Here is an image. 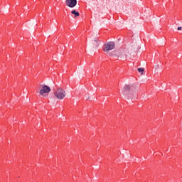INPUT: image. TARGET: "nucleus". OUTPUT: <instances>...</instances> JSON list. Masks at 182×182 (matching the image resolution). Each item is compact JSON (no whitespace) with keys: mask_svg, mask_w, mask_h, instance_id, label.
Masks as SVG:
<instances>
[{"mask_svg":"<svg viewBox=\"0 0 182 182\" xmlns=\"http://www.w3.org/2000/svg\"><path fill=\"white\" fill-rule=\"evenodd\" d=\"M54 95L57 99L63 100L66 96V92L64 89L58 87L57 90L54 92Z\"/></svg>","mask_w":182,"mask_h":182,"instance_id":"nucleus-1","label":"nucleus"},{"mask_svg":"<svg viewBox=\"0 0 182 182\" xmlns=\"http://www.w3.org/2000/svg\"><path fill=\"white\" fill-rule=\"evenodd\" d=\"M115 48V43L114 41H109L105 43L103 46V50L108 52Z\"/></svg>","mask_w":182,"mask_h":182,"instance_id":"nucleus-2","label":"nucleus"},{"mask_svg":"<svg viewBox=\"0 0 182 182\" xmlns=\"http://www.w3.org/2000/svg\"><path fill=\"white\" fill-rule=\"evenodd\" d=\"M111 56L115 58H120L123 59L124 58V50H117L114 53H113Z\"/></svg>","mask_w":182,"mask_h":182,"instance_id":"nucleus-3","label":"nucleus"},{"mask_svg":"<svg viewBox=\"0 0 182 182\" xmlns=\"http://www.w3.org/2000/svg\"><path fill=\"white\" fill-rule=\"evenodd\" d=\"M77 4V0H66L65 1V5L66 6L73 9L75 8Z\"/></svg>","mask_w":182,"mask_h":182,"instance_id":"nucleus-4","label":"nucleus"},{"mask_svg":"<svg viewBox=\"0 0 182 182\" xmlns=\"http://www.w3.org/2000/svg\"><path fill=\"white\" fill-rule=\"evenodd\" d=\"M51 89L48 85H43L42 88L40 90L39 93L41 95H43L44 94H47L50 92Z\"/></svg>","mask_w":182,"mask_h":182,"instance_id":"nucleus-5","label":"nucleus"},{"mask_svg":"<svg viewBox=\"0 0 182 182\" xmlns=\"http://www.w3.org/2000/svg\"><path fill=\"white\" fill-rule=\"evenodd\" d=\"M71 14L74 15L75 17H79L80 16L79 11H77L75 9L72 10Z\"/></svg>","mask_w":182,"mask_h":182,"instance_id":"nucleus-6","label":"nucleus"},{"mask_svg":"<svg viewBox=\"0 0 182 182\" xmlns=\"http://www.w3.org/2000/svg\"><path fill=\"white\" fill-rule=\"evenodd\" d=\"M94 41H95V43H96L95 44V48H98V46H99V42H98L97 39V38H95V39H94Z\"/></svg>","mask_w":182,"mask_h":182,"instance_id":"nucleus-7","label":"nucleus"},{"mask_svg":"<svg viewBox=\"0 0 182 182\" xmlns=\"http://www.w3.org/2000/svg\"><path fill=\"white\" fill-rule=\"evenodd\" d=\"M138 72L143 74V72H144V68H138Z\"/></svg>","mask_w":182,"mask_h":182,"instance_id":"nucleus-8","label":"nucleus"},{"mask_svg":"<svg viewBox=\"0 0 182 182\" xmlns=\"http://www.w3.org/2000/svg\"><path fill=\"white\" fill-rule=\"evenodd\" d=\"M124 89L125 91H129L130 90V87H129V85H127L124 86Z\"/></svg>","mask_w":182,"mask_h":182,"instance_id":"nucleus-9","label":"nucleus"}]
</instances>
